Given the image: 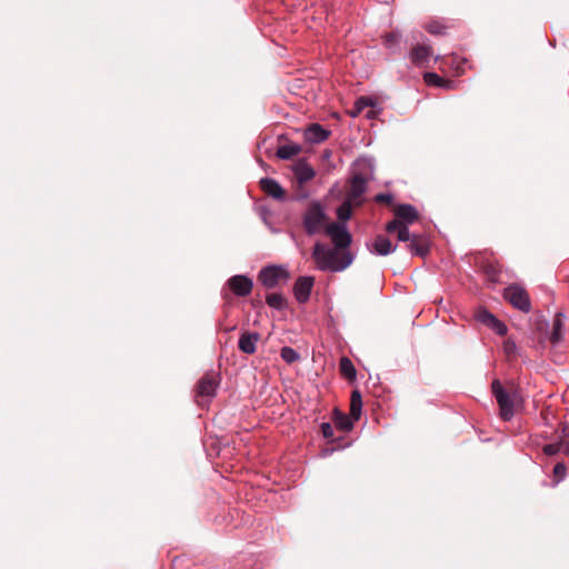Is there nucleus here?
Instances as JSON below:
<instances>
[{
    "mask_svg": "<svg viewBox=\"0 0 569 569\" xmlns=\"http://www.w3.org/2000/svg\"><path fill=\"white\" fill-rule=\"evenodd\" d=\"M326 232L330 236L335 248L329 249L325 244L317 242L313 247L312 258L317 267L322 271H342L352 263V254L347 250L351 244V234L345 226L330 223L326 227Z\"/></svg>",
    "mask_w": 569,
    "mask_h": 569,
    "instance_id": "f257e3e1",
    "label": "nucleus"
},
{
    "mask_svg": "<svg viewBox=\"0 0 569 569\" xmlns=\"http://www.w3.org/2000/svg\"><path fill=\"white\" fill-rule=\"evenodd\" d=\"M492 393L499 406V415L502 420H510L517 410L522 406V397L517 390L510 389L507 390L500 383V381L495 380L492 382Z\"/></svg>",
    "mask_w": 569,
    "mask_h": 569,
    "instance_id": "f03ea898",
    "label": "nucleus"
},
{
    "mask_svg": "<svg viewBox=\"0 0 569 569\" xmlns=\"http://www.w3.org/2000/svg\"><path fill=\"white\" fill-rule=\"evenodd\" d=\"M327 220L328 217L321 203L318 201L310 202L303 214V227L306 232L309 236L320 232Z\"/></svg>",
    "mask_w": 569,
    "mask_h": 569,
    "instance_id": "7ed1b4c3",
    "label": "nucleus"
},
{
    "mask_svg": "<svg viewBox=\"0 0 569 569\" xmlns=\"http://www.w3.org/2000/svg\"><path fill=\"white\" fill-rule=\"evenodd\" d=\"M220 383L219 373L209 371L198 381L194 392L198 405L203 406L216 396V390Z\"/></svg>",
    "mask_w": 569,
    "mask_h": 569,
    "instance_id": "20e7f679",
    "label": "nucleus"
},
{
    "mask_svg": "<svg viewBox=\"0 0 569 569\" xmlns=\"http://www.w3.org/2000/svg\"><path fill=\"white\" fill-rule=\"evenodd\" d=\"M505 299L515 308L528 312L531 303L526 289L519 284H511L505 289Z\"/></svg>",
    "mask_w": 569,
    "mask_h": 569,
    "instance_id": "39448f33",
    "label": "nucleus"
},
{
    "mask_svg": "<svg viewBox=\"0 0 569 569\" xmlns=\"http://www.w3.org/2000/svg\"><path fill=\"white\" fill-rule=\"evenodd\" d=\"M259 281L267 288H276L281 281L289 279V273L286 269L278 266L263 268L258 276Z\"/></svg>",
    "mask_w": 569,
    "mask_h": 569,
    "instance_id": "423d86ee",
    "label": "nucleus"
},
{
    "mask_svg": "<svg viewBox=\"0 0 569 569\" xmlns=\"http://www.w3.org/2000/svg\"><path fill=\"white\" fill-rule=\"evenodd\" d=\"M473 259L475 263L486 273L491 282L499 281L500 264L491 253H479Z\"/></svg>",
    "mask_w": 569,
    "mask_h": 569,
    "instance_id": "0eeeda50",
    "label": "nucleus"
},
{
    "mask_svg": "<svg viewBox=\"0 0 569 569\" xmlns=\"http://www.w3.org/2000/svg\"><path fill=\"white\" fill-rule=\"evenodd\" d=\"M367 190V179L361 173H356L349 182L346 199L359 207L362 204V196Z\"/></svg>",
    "mask_w": 569,
    "mask_h": 569,
    "instance_id": "6e6552de",
    "label": "nucleus"
},
{
    "mask_svg": "<svg viewBox=\"0 0 569 569\" xmlns=\"http://www.w3.org/2000/svg\"><path fill=\"white\" fill-rule=\"evenodd\" d=\"M475 319L499 336H505L507 333L506 325L483 308L476 310Z\"/></svg>",
    "mask_w": 569,
    "mask_h": 569,
    "instance_id": "1a4fd4ad",
    "label": "nucleus"
},
{
    "mask_svg": "<svg viewBox=\"0 0 569 569\" xmlns=\"http://www.w3.org/2000/svg\"><path fill=\"white\" fill-rule=\"evenodd\" d=\"M228 286L234 295L239 297H247L252 291L253 282L247 276L237 274L228 280Z\"/></svg>",
    "mask_w": 569,
    "mask_h": 569,
    "instance_id": "9d476101",
    "label": "nucleus"
},
{
    "mask_svg": "<svg viewBox=\"0 0 569 569\" xmlns=\"http://www.w3.org/2000/svg\"><path fill=\"white\" fill-rule=\"evenodd\" d=\"M315 279L312 277H299L293 287V293L296 299L303 303L306 302L311 293Z\"/></svg>",
    "mask_w": 569,
    "mask_h": 569,
    "instance_id": "9b49d317",
    "label": "nucleus"
},
{
    "mask_svg": "<svg viewBox=\"0 0 569 569\" xmlns=\"http://www.w3.org/2000/svg\"><path fill=\"white\" fill-rule=\"evenodd\" d=\"M432 54L433 50L430 46L417 44L411 49L410 59L416 66L427 67Z\"/></svg>",
    "mask_w": 569,
    "mask_h": 569,
    "instance_id": "f8f14e48",
    "label": "nucleus"
},
{
    "mask_svg": "<svg viewBox=\"0 0 569 569\" xmlns=\"http://www.w3.org/2000/svg\"><path fill=\"white\" fill-rule=\"evenodd\" d=\"M259 340L260 335L258 332L243 331L239 338L238 348L243 353L253 355Z\"/></svg>",
    "mask_w": 569,
    "mask_h": 569,
    "instance_id": "ddd939ff",
    "label": "nucleus"
},
{
    "mask_svg": "<svg viewBox=\"0 0 569 569\" xmlns=\"http://www.w3.org/2000/svg\"><path fill=\"white\" fill-rule=\"evenodd\" d=\"M396 218L393 220H400L401 224L409 226L419 218V213L416 208L411 204H399L393 210Z\"/></svg>",
    "mask_w": 569,
    "mask_h": 569,
    "instance_id": "4468645a",
    "label": "nucleus"
},
{
    "mask_svg": "<svg viewBox=\"0 0 569 569\" xmlns=\"http://www.w3.org/2000/svg\"><path fill=\"white\" fill-rule=\"evenodd\" d=\"M330 131L323 129L319 123H311L305 130V139L310 143H320L328 139Z\"/></svg>",
    "mask_w": 569,
    "mask_h": 569,
    "instance_id": "2eb2a0df",
    "label": "nucleus"
},
{
    "mask_svg": "<svg viewBox=\"0 0 569 569\" xmlns=\"http://www.w3.org/2000/svg\"><path fill=\"white\" fill-rule=\"evenodd\" d=\"M261 189L270 197L281 200L284 198L286 192L283 188L271 178H263L260 180Z\"/></svg>",
    "mask_w": 569,
    "mask_h": 569,
    "instance_id": "dca6fc26",
    "label": "nucleus"
},
{
    "mask_svg": "<svg viewBox=\"0 0 569 569\" xmlns=\"http://www.w3.org/2000/svg\"><path fill=\"white\" fill-rule=\"evenodd\" d=\"M387 232L397 231V238L399 241L410 242L412 234L409 232L408 226L401 224L400 220H391L386 224Z\"/></svg>",
    "mask_w": 569,
    "mask_h": 569,
    "instance_id": "f3484780",
    "label": "nucleus"
},
{
    "mask_svg": "<svg viewBox=\"0 0 569 569\" xmlns=\"http://www.w3.org/2000/svg\"><path fill=\"white\" fill-rule=\"evenodd\" d=\"M408 248L412 254L425 257L429 252L428 241L421 234H412Z\"/></svg>",
    "mask_w": 569,
    "mask_h": 569,
    "instance_id": "a211bd4d",
    "label": "nucleus"
},
{
    "mask_svg": "<svg viewBox=\"0 0 569 569\" xmlns=\"http://www.w3.org/2000/svg\"><path fill=\"white\" fill-rule=\"evenodd\" d=\"M396 250L391 241L383 234H378L372 243V251L379 256H387Z\"/></svg>",
    "mask_w": 569,
    "mask_h": 569,
    "instance_id": "6ab92c4d",
    "label": "nucleus"
},
{
    "mask_svg": "<svg viewBox=\"0 0 569 569\" xmlns=\"http://www.w3.org/2000/svg\"><path fill=\"white\" fill-rule=\"evenodd\" d=\"M293 172L300 184L310 181L316 174L315 170L305 161H300L295 164Z\"/></svg>",
    "mask_w": 569,
    "mask_h": 569,
    "instance_id": "aec40b11",
    "label": "nucleus"
},
{
    "mask_svg": "<svg viewBox=\"0 0 569 569\" xmlns=\"http://www.w3.org/2000/svg\"><path fill=\"white\" fill-rule=\"evenodd\" d=\"M387 102V98L382 94L361 96L356 101L353 107H378Z\"/></svg>",
    "mask_w": 569,
    "mask_h": 569,
    "instance_id": "412c9836",
    "label": "nucleus"
},
{
    "mask_svg": "<svg viewBox=\"0 0 569 569\" xmlns=\"http://www.w3.org/2000/svg\"><path fill=\"white\" fill-rule=\"evenodd\" d=\"M362 398L359 390H353L350 398V416L353 420H358L361 416Z\"/></svg>",
    "mask_w": 569,
    "mask_h": 569,
    "instance_id": "4be33fe9",
    "label": "nucleus"
},
{
    "mask_svg": "<svg viewBox=\"0 0 569 569\" xmlns=\"http://www.w3.org/2000/svg\"><path fill=\"white\" fill-rule=\"evenodd\" d=\"M339 369L341 375L349 381H353L356 379L357 370L348 357H342L340 359Z\"/></svg>",
    "mask_w": 569,
    "mask_h": 569,
    "instance_id": "5701e85b",
    "label": "nucleus"
},
{
    "mask_svg": "<svg viewBox=\"0 0 569 569\" xmlns=\"http://www.w3.org/2000/svg\"><path fill=\"white\" fill-rule=\"evenodd\" d=\"M353 419L351 416H347L343 412L335 410V423L336 426L343 431H349L353 427Z\"/></svg>",
    "mask_w": 569,
    "mask_h": 569,
    "instance_id": "b1692460",
    "label": "nucleus"
},
{
    "mask_svg": "<svg viewBox=\"0 0 569 569\" xmlns=\"http://www.w3.org/2000/svg\"><path fill=\"white\" fill-rule=\"evenodd\" d=\"M423 79L428 86H435V87H440V88H451L450 80H446L435 72L425 73Z\"/></svg>",
    "mask_w": 569,
    "mask_h": 569,
    "instance_id": "393cba45",
    "label": "nucleus"
},
{
    "mask_svg": "<svg viewBox=\"0 0 569 569\" xmlns=\"http://www.w3.org/2000/svg\"><path fill=\"white\" fill-rule=\"evenodd\" d=\"M301 148L297 144H283L278 148L277 157L283 160H288L299 154Z\"/></svg>",
    "mask_w": 569,
    "mask_h": 569,
    "instance_id": "a878e982",
    "label": "nucleus"
},
{
    "mask_svg": "<svg viewBox=\"0 0 569 569\" xmlns=\"http://www.w3.org/2000/svg\"><path fill=\"white\" fill-rule=\"evenodd\" d=\"M266 302L268 303L269 307L278 310H282L287 307V299L284 298V296L277 292L269 293L266 297Z\"/></svg>",
    "mask_w": 569,
    "mask_h": 569,
    "instance_id": "bb28decb",
    "label": "nucleus"
},
{
    "mask_svg": "<svg viewBox=\"0 0 569 569\" xmlns=\"http://www.w3.org/2000/svg\"><path fill=\"white\" fill-rule=\"evenodd\" d=\"M356 207L353 202L345 199L343 202L337 209V217L340 221H347L352 216V208Z\"/></svg>",
    "mask_w": 569,
    "mask_h": 569,
    "instance_id": "cd10ccee",
    "label": "nucleus"
},
{
    "mask_svg": "<svg viewBox=\"0 0 569 569\" xmlns=\"http://www.w3.org/2000/svg\"><path fill=\"white\" fill-rule=\"evenodd\" d=\"M280 356L287 363H293L300 358L299 353L290 347H283L280 350Z\"/></svg>",
    "mask_w": 569,
    "mask_h": 569,
    "instance_id": "c85d7f7f",
    "label": "nucleus"
},
{
    "mask_svg": "<svg viewBox=\"0 0 569 569\" xmlns=\"http://www.w3.org/2000/svg\"><path fill=\"white\" fill-rule=\"evenodd\" d=\"M561 315H557L555 322H553V331L551 333V341L553 343L558 342L561 338Z\"/></svg>",
    "mask_w": 569,
    "mask_h": 569,
    "instance_id": "c756f323",
    "label": "nucleus"
},
{
    "mask_svg": "<svg viewBox=\"0 0 569 569\" xmlns=\"http://www.w3.org/2000/svg\"><path fill=\"white\" fill-rule=\"evenodd\" d=\"M567 472V468L563 463L559 462L553 468L555 483H559L562 479H565Z\"/></svg>",
    "mask_w": 569,
    "mask_h": 569,
    "instance_id": "7c9ffc66",
    "label": "nucleus"
},
{
    "mask_svg": "<svg viewBox=\"0 0 569 569\" xmlns=\"http://www.w3.org/2000/svg\"><path fill=\"white\" fill-rule=\"evenodd\" d=\"M426 30L431 34H442L445 27L438 21H431L426 26Z\"/></svg>",
    "mask_w": 569,
    "mask_h": 569,
    "instance_id": "2f4dec72",
    "label": "nucleus"
},
{
    "mask_svg": "<svg viewBox=\"0 0 569 569\" xmlns=\"http://www.w3.org/2000/svg\"><path fill=\"white\" fill-rule=\"evenodd\" d=\"M562 451L569 456V426L562 428V435L560 437Z\"/></svg>",
    "mask_w": 569,
    "mask_h": 569,
    "instance_id": "473e14b6",
    "label": "nucleus"
},
{
    "mask_svg": "<svg viewBox=\"0 0 569 569\" xmlns=\"http://www.w3.org/2000/svg\"><path fill=\"white\" fill-rule=\"evenodd\" d=\"M559 451H562L561 440L558 443H549L543 447V452L547 456H553Z\"/></svg>",
    "mask_w": 569,
    "mask_h": 569,
    "instance_id": "72a5a7b5",
    "label": "nucleus"
},
{
    "mask_svg": "<svg viewBox=\"0 0 569 569\" xmlns=\"http://www.w3.org/2000/svg\"><path fill=\"white\" fill-rule=\"evenodd\" d=\"M399 41V36L397 33H388L383 37V44L388 48H392Z\"/></svg>",
    "mask_w": 569,
    "mask_h": 569,
    "instance_id": "f704fd0d",
    "label": "nucleus"
},
{
    "mask_svg": "<svg viewBox=\"0 0 569 569\" xmlns=\"http://www.w3.org/2000/svg\"><path fill=\"white\" fill-rule=\"evenodd\" d=\"M321 432L326 439L333 438V428L329 422H323L321 425Z\"/></svg>",
    "mask_w": 569,
    "mask_h": 569,
    "instance_id": "c9c22d12",
    "label": "nucleus"
},
{
    "mask_svg": "<svg viewBox=\"0 0 569 569\" xmlns=\"http://www.w3.org/2000/svg\"><path fill=\"white\" fill-rule=\"evenodd\" d=\"M392 196L390 193H379L376 196V201L380 203L390 204L392 202Z\"/></svg>",
    "mask_w": 569,
    "mask_h": 569,
    "instance_id": "e433bc0d",
    "label": "nucleus"
},
{
    "mask_svg": "<svg viewBox=\"0 0 569 569\" xmlns=\"http://www.w3.org/2000/svg\"><path fill=\"white\" fill-rule=\"evenodd\" d=\"M362 109H347V113L351 117V118H356L360 114Z\"/></svg>",
    "mask_w": 569,
    "mask_h": 569,
    "instance_id": "4c0bfd02",
    "label": "nucleus"
},
{
    "mask_svg": "<svg viewBox=\"0 0 569 569\" xmlns=\"http://www.w3.org/2000/svg\"><path fill=\"white\" fill-rule=\"evenodd\" d=\"M381 109H369L368 113H367V117L369 119H375L378 114H379V111Z\"/></svg>",
    "mask_w": 569,
    "mask_h": 569,
    "instance_id": "58836bf2",
    "label": "nucleus"
},
{
    "mask_svg": "<svg viewBox=\"0 0 569 569\" xmlns=\"http://www.w3.org/2000/svg\"><path fill=\"white\" fill-rule=\"evenodd\" d=\"M332 117L338 118V113L337 112H332Z\"/></svg>",
    "mask_w": 569,
    "mask_h": 569,
    "instance_id": "ea45409f",
    "label": "nucleus"
}]
</instances>
